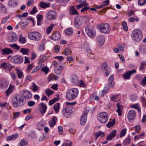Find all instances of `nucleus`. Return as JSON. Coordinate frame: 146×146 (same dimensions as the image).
I'll use <instances>...</instances> for the list:
<instances>
[{
	"label": "nucleus",
	"mask_w": 146,
	"mask_h": 146,
	"mask_svg": "<svg viewBox=\"0 0 146 146\" xmlns=\"http://www.w3.org/2000/svg\"><path fill=\"white\" fill-rule=\"evenodd\" d=\"M78 90L77 88H72L68 90L66 93V98L71 100L76 97L78 93Z\"/></svg>",
	"instance_id": "1"
},
{
	"label": "nucleus",
	"mask_w": 146,
	"mask_h": 146,
	"mask_svg": "<svg viewBox=\"0 0 146 146\" xmlns=\"http://www.w3.org/2000/svg\"><path fill=\"white\" fill-rule=\"evenodd\" d=\"M131 38L135 42H139L142 38V32L141 30L138 29H134L132 32Z\"/></svg>",
	"instance_id": "2"
},
{
	"label": "nucleus",
	"mask_w": 146,
	"mask_h": 146,
	"mask_svg": "<svg viewBox=\"0 0 146 146\" xmlns=\"http://www.w3.org/2000/svg\"><path fill=\"white\" fill-rule=\"evenodd\" d=\"M11 102L13 106L15 108L21 107L23 104L22 97H20L19 95L15 96L14 98L12 100Z\"/></svg>",
	"instance_id": "3"
},
{
	"label": "nucleus",
	"mask_w": 146,
	"mask_h": 146,
	"mask_svg": "<svg viewBox=\"0 0 146 146\" xmlns=\"http://www.w3.org/2000/svg\"><path fill=\"white\" fill-rule=\"evenodd\" d=\"M86 32L87 35L91 38H93L96 35V31L94 27L89 24L85 27Z\"/></svg>",
	"instance_id": "4"
},
{
	"label": "nucleus",
	"mask_w": 146,
	"mask_h": 146,
	"mask_svg": "<svg viewBox=\"0 0 146 146\" xmlns=\"http://www.w3.org/2000/svg\"><path fill=\"white\" fill-rule=\"evenodd\" d=\"M28 38L35 41L40 40L41 38V34L37 31L31 32L28 34Z\"/></svg>",
	"instance_id": "5"
},
{
	"label": "nucleus",
	"mask_w": 146,
	"mask_h": 146,
	"mask_svg": "<svg viewBox=\"0 0 146 146\" xmlns=\"http://www.w3.org/2000/svg\"><path fill=\"white\" fill-rule=\"evenodd\" d=\"M99 29L101 33L108 34L110 33L111 28L108 23H102L99 25Z\"/></svg>",
	"instance_id": "6"
},
{
	"label": "nucleus",
	"mask_w": 146,
	"mask_h": 146,
	"mask_svg": "<svg viewBox=\"0 0 146 146\" xmlns=\"http://www.w3.org/2000/svg\"><path fill=\"white\" fill-rule=\"evenodd\" d=\"M108 114L105 112H102L100 113L98 116V119L100 123H104L108 121Z\"/></svg>",
	"instance_id": "7"
},
{
	"label": "nucleus",
	"mask_w": 146,
	"mask_h": 146,
	"mask_svg": "<svg viewBox=\"0 0 146 146\" xmlns=\"http://www.w3.org/2000/svg\"><path fill=\"white\" fill-rule=\"evenodd\" d=\"M74 110V108L73 106H68L63 109L62 112L65 117H68Z\"/></svg>",
	"instance_id": "8"
},
{
	"label": "nucleus",
	"mask_w": 146,
	"mask_h": 146,
	"mask_svg": "<svg viewBox=\"0 0 146 146\" xmlns=\"http://www.w3.org/2000/svg\"><path fill=\"white\" fill-rule=\"evenodd\" d=\"M11 61L13 63L20 64L23 62V59L21 56H16L13 57Z\"/></svg>",
	"instance_id": "9"
},
{
	"label": "nucleus",
	"mask_w": 146,
	"mask_h": 146,
	"mask_svg": "<svg viewBox=\"0 0 146 146\" xmlns=\"http://www.w3.org/2000/svg\"><path fill=\"white\" fill-rule=\"evenodd\" d=\"M56 12L54 11H48L46 16L47 19L49 20H53L56 18Z\"/></svg>",
	"instance_id": "10"
},
{
	"label": "nucleus",
	"mask_w": 146,
	"mask_h": 146,
	"mask_svg": "<svg viewBox=\"0 0 146 146\" xmlns=\"http://www.w3.org/2000/svg\"><path fill=\"white\" fill-rule=\"evenodd\" d=\"M74 25L76 28L79 29L82 26V22L81 21V18L78 16L76 17L75 19Z\"/></svg>",
	"instance_id": "11"
},
{
	"label": "nucleus",
	"mask_w": 146,
	"mask_h": 146,
	"mask_svg": "<svg viewBox=\"0 0 146 146\" xmlns=\"http://www.w3.org/2000/svg\"><path fill=\"white\" fill-rule=\"evenodd\" d=\"M47 107L43 102H42L39 105V108L40 112L42 115L44 114L46 111Z\"/></svg>",
	"instance_id": "12"
},
{
	"label": "nucleus",
	"mask_w": 146,
	"mask_h": 146,
	"mask_svg": "<svg viewBox=\"0 0 146 146\" xmlns=\"http://www.w3.org/2000/svg\"><path fill=\"white\" fill-rule=\"evenodd\" d=\"M136 116V112L133 110H131L128 113L127 119L129 121L133 120Z\"/></svg>",
	"instance_id": "13"
},
{
	"label": "nucleus",
	"mask_w": 146,
	"mask_h": 146,
	"mask_svg": "<svg viewBox=\"0 0 146 146\" xmlns=\"http://www.w3.org/2000/svg\"><path fill=\"white\" fill-rule=\"evenodd\" d=\"M136 70L135 69H133L127 72L124 74H123L122 76L124 78L126 79H129L130 77V76L134 73H136Z\"/></svg>",
	"instance_id": "14"
},
{
	"label": "nucleus",
	"mask_w": 146,
	"mask_h": 146,
	"mask_svg": "<svg viewBox=\"0 0 146 146\" xmlns=\"http://www.w3.org/2000/svg\"><path fill=\"white\" fill-rule=\"evenodd\" d=\"M21 95L27 99H30L32 97V94L29 91L23 90L21 92Z\"/></svg>",
	"instance_id": "15"
},
{
	"label": "nucleus",
	"mask_w": 146,
	"mask_h": 146,
	"mask_svg": "<svg viewBox=\"0 0 146 146\" xmlns=\"http://www.w3.org/2000/svg\"><path fill=\"white\" fill-rule=\"evenodd\" d=\"M54 71L55 73L57 75L60 74L61 72V70L63 69L64 67L60 64H54Z\"/></svg>",
	"instance_id": "16"
},
{
	"label": "nucleus",
	"mask_w": 146,
	"mask_h": 146,
	"mask_svg": "<svg viewBox=\"0 0 146 146\" xmlns=\"http://www.w3.org/2000/svg\"><path fill=\"white\" fill-rule=\"evenodd\" d=\"M77 2L78 3H80L79 4L76 5V8L78 9L84 6L88 5V4L86 3L87 0H77Z\"/></svg>",
	"instance_id": "17"
},
{
	"label": "nucleus",
	"mask_w": 146,
	"mask_h": 146,
	"mask_svg": "<svg viewBox=\"0 0 146 146\" xmlns=\"http://www.w3.org/2000/svg\"><path fill=\"white\" fill-rule=\"evenodd\" d=\"M88 113V111H85L81 116L80 120V123L81 125H84L86 123L87 118V114Z\"/></svg>",
	"instance_id": "18"
},
{
	"label": "nucleus",
	"mask_w": 146,
	"mask_h": 146,
	"mask_svg": "<svg viewBox=\"0 0 146 146\" xmlns=\"http://www.w3.org/2000/svg\"><path fill=\"white\" fill-rule=\"evenodd\" d=\"M116 133L117 131L116 130L114 129L110 133L108 134L106 140H110L112 139L116 136Z\"/></svg>",
	"instance_id": "19"
},
{
	"label": "nucleus",
	"mask_w": 146,
	"mask_h": 146,
	"mask_svg": "<svg viewBox=\"0 0 146 146\" xmlns=\"http://www.w3.org/2000/svg\"><path fill=\"white\" fill-rule=\"evenodd\" d=\"M60 33L58 32H56L53 33L51 38L55 41H58L60 39Z\"/></svg>",
	"instance_id": "20"
},
{
	"label": "nucleus",
	"mask_w": 146,
	"mask_h": 146,
	"mask_svg": "<svg viewBox=\"0 0 146 146\" xmlns=\"http://www.w3.org/2000/svg\"><path fill=\"white\" fill-rule=\"evenodd\" d=\"M46 41L44 40L41 41V43L39 44L38 50L40 52H43L45 48Z\"/></svg>",
	"instance_id": "21"
},
{
	"label": "nucleus",
	"mask_w": 146,
	"mask_h": 146,
	"mask_svg": "<svg viewBox=\"0 0 146 146\" xmlns=\"http://www.w3.org/2000/svg\"><path fill=\"white\" fill-rule=\"evenodd\" d=\"M17 39V35L15 33H13L8 38L9 42H14Z\"/></svg>",
	"instance_id": "22"
},
{
	"label": "nucleus",
	"mask_w": 146,
	"mask_h": 146,
	"mask_svg": "<svg viewBox=\"0 0 146 146\" xmlns=\"http://www.w3.org/2000/svg\"><path fill=\"white\" fill-rule=\"evenodd\" d=\"M18 0H10L9 1L8 4L9 7H15L18 5Z\"/></svg>",
	"instance_id": "23"
},
{
	"label": "nucleus",
	"mask_w": 146,
	"mask_h": 146,
	"mask_svg": "<svg viewBox=\"0 0 146 146\" xmlns=\"http://www.w3.org/2000/svg\"><path fill=\"white\" fill-rule=\"evenodd\" d=\"M97 40L100 44H103L105 42L104 36L102 35H99L97 37Z\"/></svg>",
	"instance_id": "24"
},
{
	"label": "nucleus",
	"mask_w": 146,
	"mask_h": 146,
	"mask_svg": "<svg viewBox=\"0 0 146 146\" xmlns=\"http://www.w3.org/2000/svg\"><path fill=\"white\" fill-rule=\"evenodd\" d=\"M70 81L72 83H77L78 82V78L76 75H72L70 76Z\"/></svg>",
	"instance_id": "25"
},
{
	"label": "nucleus",
	"mask_w": 146,
	"mask_h": 146,
	"mask_svg": "<svg viewBox=\"0 0 146 146\" xmlns=\"http://www.w3.org/2000/svg\"><path fill=\"white\" fill-rule=\"evenodd\" d=\"M37 18V25H40L42 24V20L43 19V16L41 15H37L36 16Z\"/></svg>",
	"instance_id": "26"
},
{
	"label": "nucleus",
	"mask_w": 146,
	"mask_h": 146,
	"mask_svg": "<svg viewBox=\"0 0 146 146\" xmlns=\"http://www.w3.org/2000/svg\"><path fill=\"white\" fill-rule=\"evenodd\" d=\"M120 96L119 95H113L110 98L111 100L114 102H117L119 101L120 99Z\"/></svg>",
	"instance_id": "27"
},
{
	"label": "nucleus",
	"mask_w": 146,
	"mask_h": 146,
	"mask_svg": "<svg viewBox=\"0 0 146 146\" xmlns=\"http://www.w3.org/2000/svg\"><path fill=\"white\" fill-rule=\"evenodd\" d=\"M3 54H9L13 52L12 50L10 48H6L2 50Z\"/></svg>",
	"instance_id": "28"
},
{
	"label": "nucleus",
	"mask_w": 146,
	"mask_h": 146,
	"mask_svg": "<svg viewBox=\"0 0 146 146\" xmlns=\"http://www.w3.org/2000/svg\"><path fill=\"white\" fill-rule=\"evenodd\" d=\"M131 143V138L128 136L123 141V144L124 145H129Z\"/></svg>",
	"instance_id": "29"
},
{
	"label": "nucleus",
	"mask_w": 146,
	"mask_h": 146,
	"mask_svg": "<svg viewBox=\"0 0 146 146\" xmlns=\"http://www.w3.org/2000/svg\"><path fill=\"white\" fill-rule=\"evenodd\" d=\"M117 109L116 112L117 113L118 115L121 116L122 115V106L119 104V103H118L117 104Z\"/></svg>",
	"instance_id": "30"
},
{
	"label": "nucleus",
	"mask_w": 146,
	"mask_h": 146,
	"mask_svg": "<svg viewBox=\"0 0 146 146\" xmlns=\"http://www.w3.org/2000/svg\"><path fill=\"white\" fill-rule=\"evenodd\" d=\"M113 75H111L109 77L108 80V82L110 84V87L111 88H113L114 84V82H113Z\"/></svg>",
	"instance_id": "31"
},
{
	"label": "nucleus",
	"mask_w": 146,
	"mask_h": 146,
	"mask_svg": "<svg viewBox=\"0 0 146 146\" xmlns=\"http://www.w3.org/2000/svg\"><path fill=\"white\" fill-rule=\"evenodd\" d=\"M60 108V104L57 103L55 104L53 106V109L56 113H58Z\"/></svg>",
	"instance_id": "32"
},
{
	"label": "nucleus",
	"mask_w": 146,
	"mask_h": 146,
	"mask_svg": "<svg viewBox=\"0 0 146 146\" xmlns=\"http://www.w3.org/2000/svg\"><path fill=\"white\" fill-rule=\"evenodd\" d=\"M16 73L18 76V78H21L23 76V72L21 70L19 69H16L15 70Z\"/></svg>",
	"instance_id": "33"
},
{
	"label": "nucleus",
	"mask_w": 146,
	"mask_h": 146,
	"mask_svg": "<svg viewBox=\"0 0 146 146\" xmlns=\"http://www.w3.org/2000/svg\"><path fill=\"white\" fill-rule=\"evenodd\" d=\"M131 108L137 110L139 113L141 112V108L139 103L133 104L131 106Z\"/></svg>",
	"instance_id": "34"
},
{
	"label": "nucleus",
	"mask_w": 146,
	"mask_h": 146,
	"mask_svg": "<svg viewBox=\"0 0 146 146\" xmlns=\"http://www.w3.org/2000/svg\"><path fill=\"white\" fill-rule=\"evenodd\" d=\"M127 129L125 128L123 129L121 131L119 135H117V136L118 137L121 138L124 137L125 135Z\"/></svg>",
	"instance_id": "35"
},
{
	"label": "nucleus",
	"mask_w": 146,
	"mask_h": 146,
	"mask_svg": "<svg viewBox=\"0 0 146 146\" xmlns=\"http://www.w3.org/2000/svg\"><path fill=\"white\" fill-rule=\"evenodd\" d=\"M55 24H52L47 28L46 30V32L47 34H49L50 33L53 27L55 26Z\"/></svg>",
	"instance_id": "36"
},
{
	"label": "nucleus",
	"mask_w": 146,
	"mask_h": 146,
	"mask_svg": "<svg viewBox=\"0 0 146 146\" xmlns=\"http://www.w3.org/2000/svg\"><path fill=\"white\" fill-rule=\"evenodd\" d=\"M94 135L95 136V140H96L100 136H104V132L100 131H99L98 132L95 133Z\"/></svg>",
	"instance_id": "37"
},
{
	"label": "nucleus",
	"mask_w": 146,
	"mask_h": 146,
	"mask_svg": "<svg viewBox=\"0 0 146 146\" xmlns=\"http://www.w3.org/2000/svg\"><path fill=\"white\" fill-rule=\"evenodd\" d=\"M50 3H46L43 2H41L40 4V6L41 8H45L49 7Z\"/></svg>",
	"instance_id": "38"
},
{
	"label": "nucleus",
	"mask_w": 146,
	"mask_h": 146,
	"mask_svg": "<svg viewBox=\"0 0 146 146\" xmlns=\"http://www.w3.org/2000/svg\"><path fill=\"white\" fill-rule=\"evenodd\" d=\"M115 123V120L114 119L112 121H109L106 124L107 127L108 128H110L112 126H114Z\"/></svg>",
	"instance_id": "39"
},
{
	"label": "nucleus",
	"mask_w": 146,
	"mask_h": 146,
	"mask_svg": "<svg viewBox=\"0 0 146 146\" xmlns=\"http://www.w3.org/2000/svg\"><path fill=\"white\" fill-rule=\"evenodd\" d=\"M39 87L37 86L35 83V82H33L32 83V89L33 92H35L38 91L39 89Z\"/></svg>",
	"instance_id": "40"
},
{
	"label": "nucleus",
	"mask_w": 146,
	"mask_h": 146,
	"mask_svg": "<svg viewBox=\"0 0 146 146\" xmlns=\"http://www.w3.org/2000/svg\"><path fill=\"white\" fill-rule=\"evenodd\" d=\"M71 53V50L69 48H67L64 50V54L66 56L70 55Z\"/></svg>",
	"instance_id": "41"
},
{
	"label": "nucleus",
	"mask_w": 146,
	"mask_h": 146,
	"mask_svg": "<svg viewBox=\"0 0 146 146\" xmlns=\"http://www.w3.org/2000/svg\"><path fill=\"white\" fill-rule=\"evenodd\" d=\"M56 118L55 117H54L52 120L49 122L50 125L51 127L53 126L56 124Z\"/></svg>",
	"instance_id": "42"
},
{
	"label": "nucleus",
	"mask_w": 146,
	"mask_h": 146,
	"mask_svg": "<svg viewBox=\"0 0 146 146\" xmlns=\"http://www.w3.org/2000/svg\"><path fill=\"white\" fill-rule=\"evenodd\" d=\"M70 14L72 15L78 14L77 11L75 9L74 6H72L71 7L70 10Z\"/></svg>",
	"instance_id": "43"
},
{
	"label": "nucleus",
	"mask_w": 146,
	"mask_h": 146,
	"mask_svg": "<svg viewBox=\"0 0 146 146\" xmlns=\"http://www.w3.org/2000/svg\"><path fill=\"white\" fill-rule=\"evenodd\" d=\"M45 92L48 97H49L54 93L53 91L50 90L49 88L46 89L45 90Z\"/></svg>",
	"instance_id": "44"
},
{
	"label": "nucleus",
	"mask_w": 146,
	"mask_h": 146,
	"mask_svg": "<svg viewBox=\"0 0 146 146\" xmlns=\"http://www.w3.org/2000/svg\"><path fill=\"white\" fill-rule=\"evenodd\" d=\"M65 33L67 35H71L73 34V30L71 28H68L65 30Z\"/></svg>",
	"instance_id": "45"
},
{
	"label": "nucleus",
	"mask_w": 146,
	"mask_h": 146,
	"mask_svg": "<svg viewBox=\"0 0 146 146\" xmlns=\"http://www.w3.org/2000/svg\"><path fill=\"white\" fill-rule=\"evenodd\" d=\"M141 103L142 106L143 107H146V98L143 96L141 97Z\"/></svg>",
	"instance_id": "46"
},
{
	"label": "nucleus",
	"mask_w": 146,
	"mask_h": 146,
	"mask_svg": "<svg viewBox=\"0 0 146 146\" xmlns=\"http://www.w3.org/2000/svg\"><path fill=\"white\" fill-rule=\"evenodd\" d=\"M48 58V56H44L40 59L38 62V64H42Z\"/></svg>",
	"instance_id": "47"
},
{
	"label": "nucleus",
	"mask_w": 146,
	"mask_h": 146,
	"mask_svg": "<svg viewBox=\"0 0 146 146\" xmlns=\"http://www.w3.org/2000/svg\"><path fill=\"white\" fill-rule=\"evenodd\" d=\"M29 49H28L22 48L20 50V52L22 53L23 55H27L28 54Z\"/></svg>",
	"instance_id": "48"
},
{
	"label": "nucleus",
	"mask_w": 146,
	"mask_h": 146,
	"mask_svg": "<svg viewBox=\"0 0 146 146\" xmlns=\"http://www.w3.org/2000/svg\"><path fill=\"white\" fill-rule=\"evenodd\" d=\"M10 64H1V68H5L6 70L9 69L10 70L13 68V67H10L9 65Z\"/></svg>",
	"instance_id": "49"
},
{
	"label": "nucleus",
	"mask_w": 146,
	"mask_h": 146,
	"mask_svg": "<svg viewBox=\"0 0 146 146\" xmlns=\"http://www.w3.org/2000/svg\"><path fill=\"white\" fill-rule=\"evenodd\" d=\"M44 127L43 124L41 122H38L36 126L37 129L38 130L42 129Z\"/></svg>",
	"instance_id": "50"
},
{
	"label": "nucleus",
	"mask_w": 146,
	"mask_h": 146,
	"mask_svg": "<svg viewBox=\"0 0 146 146\" xmlns=\"http://www.w3.org/2000/svg\"><path fill=\"white\" fill-rule=\"evenodd\" d=\"M58 101V99L57 98H54L53 99L50 100L48 102V105L50 106H51L54 104L56 102Z\"/></svg>",
	"instance_id": "51"
},
{
	"label": "nucleus",
	"mask_w": 146,
	"mask_h": 146,
	"mask_svg": "<svg viewBox=\"0 0 146 146\" xmlns=\"http://www.w3.org/2000/svg\"><path fill=\"white\" fill-rule=\"evenodd\" d=\"M49 68L47 66H45L42 69L41 71L44 72L45 74H47L49 72Z\"/></svg>",
	"instance_id": "52"
},
{
	"label": "nucleus",
	"mask_w": 146,
	"mask_h": 146,
	"mask_svg": "<svg viewBox=\"0 0 146 146\" xmlns=\"http://www.w3.org/2000/svg\"><path fill=\"white\" fill-rule=\"evenodd\" d=\"M27 141L25 139H22L19 143V145L21 146H23L27 144Z\"/></svg>",
	"instance_id": "53"
},
{
	"label": "nucleus",
	"mask_w": 146,
	"mask_h": 146,
	"mask_svg": "<svg viewBox=\"0 0 146 146\" xmlns=\"http://www.w3.org/2000/svg\"><path fill=\"white\" fill-rule=\"evenodd\" d=\"M144 135V132H143L139 135H135L134 137V140H135L137 139H139L143 137Z\"/></svg>",
	"instance_id": "54"
},
{
	"label": "nucleus",
	"mask_w": 146,
	"mask_h": 146,
	"mask_svg": "<svg viewBox=\"0 0 146 146\" xmlns=\"http://www.w3.org/2000/svg\"><path fill=\"white\" fill-rule=\"evenodd\" d=\"M122 25L124 31H127L128 30V28L126 22L125 21H123L122 23Z\"/></svg>",
	"instance_id": "55"
},
{
	"label": "nucleus",
	"mask_w": 146,
	"mask_h": 146,
	"mask_svg": "<svg viewBox=\"0 0 146 146\" xmlns=\"http://www.w3.org/2000/svg\"><path fill=\"white\" fill-rule=\"evenodd\" d=\"M109 0H106L102 3V4L101 5V6H102V7L103 8L106 6L108 5L109 4Z\"/></svg>",
	"instance_id": "56"
},
{
	"label": "nucleus",
	"mask_w": 146,
	"mask_h": 146,
	"mask_svg": "<svg viewBox=\"0 0 146 146\" xmlns=\"http://www.w3.org/2000/svg\"><path fill=\"white\" fill-rule=\"evenodd\" d=\"M137 99V96L135 94L132 95L131 97V100L132 102L136 101Z\"/></svg>",
	"instance_id": "57"
},
{
	"label": "nucleus",
	"mask_w": 146,
	"mask_h": 146,
	"mask_svg": "<svg viewBox=\"0 0 146 146\" xmlns=\"http://www.w3.org/2000/svg\"><path fill=\"white\" fill-rule=\"evenodd\" d=\"M135 128V131L136 133L139 132L141 130V127L140 125H137L134 127Z\"/></svg>",
	"instance_id": "58"
},
{
	"label": "nucleus",
	"mask_w": 146,
	"mask_h": 146,
	"mask_svg": "<svg viewBox=\"0 0 146 146\" xmlns=\"http://www.w3.org/2000/svg\"><path fill=\"white\" fill-rule=\"evenodd\" d=\"M146 3V0H139L138 5L140 6H142Z\"/></svg>",
	"instance_id": "59"
},
{
	"label": "nucleus",
	"mask_w": 146,
	"mask_h": 146,
	"mask_svg": "<svg viewBox=\"0 0 146 146\" xmlns=\"http://www.w3.org/2000/svg\"><path fill=\"white\" fill-rule=\"evenodd\" d=\"M141 85L144 86L146 85V76H145L141 82Z\"/></svg>",
	"instance_id": "60"
},
{
	"label": "nucleus",
	"mask_w": 146,
	"mask_h": 146,
	"mask_svg": "<svg viewBox=\"0 0 146 146\" xmlns=\"http://www.w3.org/2000/svg\"><path fill=\"white\" fill-rule=\"evenodd\" d=\"M19 41L21 43L23 44L25 43L26 42L25 38L23 37H20L19 38Z\"/></svg>",
	"instance_id": "61"
},
{
	"label": "nucleus",
	"mask_w": 146,
	"mask_h": 146,
	"mask_svg": "<svg viewBox=\"0 0 146 146\" xmlns=\"http://www.w3.org/2000/svg\"><path fill=\"white\" fill-rule=\"evenodd\" d=\"M1 11L3 13H6L7 12V9L5 6L1 4L0 6Z\"/></svg>",
	"instance_id": "62"
},
{
	"label": "nucleus",
	"mask_w": 146,
	"mask_h": 146,
	"mask_svg": "<svg viewBox=\"0 0 146 146\" xmlns=\"http://www.w3.org/2000/svg\"><path fill=\"white\" fill-rule=\"evenodd\" d=\"M128 16H131L133 15H135V11L133 10H130L127 13Z\"/></svg>",
	"instance_id": "63"
},
{
	"label": "nucleus",
	"mask_w": 146,
	"mask_h": 146,
	"mask_svg": "<svg viewBox=\"0 0 146 146\" xmlns=\"http://www.w3.org/2000/svg\"><path fill=\"white\" fill-rule=\"evenodd\" d=\"M109 89L108 86L107 85L104 87L103 90L102 91L103 94H104L106 93H107Z\"/></svg>",
	"instance_id": "64"
}]
</instances>
